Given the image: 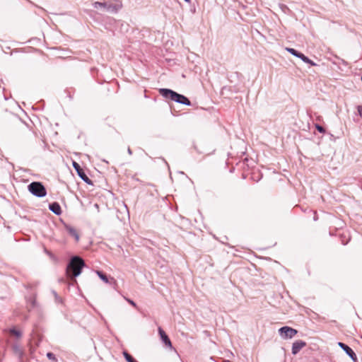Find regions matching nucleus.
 Instances as JSON below:
<instances>
[{"instance_id":"obj_1","label":"nucleus","mask_w":362,"mask_h":362,"mask_svg":"<svg viewBox=\"0 0 362 362\" xmlns=\"http://www.w3.org/2000/svg\"><path fill=\"white\" fill-rule=\"evenodd\" d=\"M84 267L86 263L81 257L75 255L71 257L66 268V274L72 284L77 283L76 277L81 274Z\"/></svg>"},{"instance_id":"obj_2","label":"nucleus","mask_w":362,"mask_h":362,"mask_svg":"<svg viewBox=\"0 0 362 362\" xmlns=\"http://www.w3.org/2000/svg\"><path fill=\"white\" fill-rule=\"evenodd\" d=\"M160 95L165 99H170L172 101L180 104L190 106L192 105L190 100L184 95L180 94L169 88H160L158 90Z\"/></svg>"},{"instance_id":"obj_3","label":"nucleus","mask_w":362,"mask_h":362,"mask_svg":"<svg viewBox=\"0 0 362 362\" xmlns=\"http://www.w3.org/2000/svg\"><path fill=\"white\" fill-rule=\"evenodd\" d=\"M93 7L102 12L116 13L122 7L120 0H111L106 2H95Z\"/></svg>"},{"instance_id":"obj_4","label":"nucleus","mask_w":362,"mask_h":362,"mask_svg":"<svg viewBox=\"0 0 362 362\" xmlns=\"http://www.w3.org/2000/svg\"><path fill=\"white\" fill-rule=\"evenodd\" d=\"M28 190L36 197L42 198L47 195V189L40 182H32L28 185Z\"/></svg>"},{"instance_id":"obj_5","label":"nucleus","mask_w":362,"mask_h":362,"mask_svg":"<svg viewBox=\"0 0 362 362\" xmlns=\"http://www.w3.org/2000/svg\"><path fill=\"white\" fill-rule=\"evenodd\" d=\"M72 165L75 170L76 171L78 177L84 181L86 183L92 185L93 181L87 176L83 169L81 167V165L76 161H73Z\"/></svg>"},{"instance_id":"obj_6","label":"nucleus","mask_w":362,"mask_h":362,"mask_svg":"<svg viewBox=\"0 0 362 362\" xmlns=\"http://www.w3.org/2000/svg\"><path fill=\"white\" fill-rule=\"evenodd\" d=\"M279 332L283 339H291L298 333V331L292 327L284 326L279 329Z\"/></svg>"},{"instance_id":"obj_7","label":"nucleus","mask_w":362,"mask_h":362,"mask_svg":"<svg viewBox=\"0 0 362 362\" xmlns=\"http://www.w3.org/2000/svg\"><path fill=\"white\" fill-rule=\"evenodd\" d=\"M338 345L345 351V353L354 361L357 360V356L353 349L343 342H339Z\"/></svg>"},{"instance_id":"obj_8","label":"nucleus","mask_w":362,"mask_h":362,"mask_svg":"<svg viewBox=\"0 0 362 362\" xmlns=\"http://www.w3.org/2000/svg\"><path fill=\"white\" fill-rule=\"evenodd\" d=\"M158 334L160 335L161 341L163 342V344L170 349H173V345L171 343V341L167 334L165 332V331L161 328L158 327Z\"/></svg>"},{"instance_id":"obj_9","label":"nucleus","mask_w":362,"mask_h":362,"mask_svg":"<svg viewBox=\"0 0 362 362\" xmlns=\"http://www.w3.org/2000/svg\"><path fill=\"white\" fill-rule=\"evenodd\" d=\"M306 346V342L303 340H297L293 343L292 354L296 355L303 347Z\"/></svg>"},{"instance_id":"obj_10","label":"nucleus","mask_w":362,"mask_h":362,"mask_svg":"<svg viewBox=\"0 0 362 362\" xmlns=\"http://www.w3.org/2000/svg\"><path fill=\"white\" fill-rule=\"evenodd\" d=\"M49 209L54 214L59 216L62 214V209L59 204L57 202H54L49 204Z\"/></svg>"},{"instance_id":"obj_11","label":"nucleus","mask_w":362,"mask_h":362,"mask_svg":"<svg viewBox=\"0 0 362 362\" xmlns=\"http://www.w3.org/2000/svg\"><path fill=\"white\" fill-rule=\"evenodd\" d=\"M66 230L71 236L74 238L76 242L79 240V235L74 227L71 226H66Z\"/></svg>"},{"instance_id":"obj_12","label":"nucleus","mask_w":362,"mask_h":362,"mask_svg":"<svg viewBox=\"0 0 362 362\" xmlns=\"http://www.w3.org/2000/svg\"><path fill=\"white\" fill-rule=\"evenodd\" d=\"M13 351L14 352V354L18 356L19 358H22L23 356V350L21 349V348L17 345V344H14L13 346Z\"/></svg>"},{"instance_id":"obj_13","label":"nucleus","mask_w":362,"mask_h":362,"mask_svg":"<svg viewBox=\"0 0 362 362\" xmlns=\"http://www.w3.org/2000/svg\"><path fill=\"white\" fill-rule=\"evenodd\" d=\"M122 354L127 362H137L136 360L127 351H124Z\"/></svg>"},{"instance_id":"obj_14","label":"nucleus","mask_w":362,"mask_h":362,"mask_svg":"<svg viewBox=\"0 0 362 362\" xmlns=\"http://www.w3.org/2000/svg\"><path fill=\"white\" fill-rule=\"evenodd\" d=\"M96 274L98 276V277L105 283L107 284L110 282L107 275L104 274L103 272L97 270Z\"/></svg>"},{"instance_id":"obj_15","label":"nucleus","mask_w":362,"mask_h":362,"mask_svg":"<svg viewBox=\"0 0 362 362\" xmlns=\"http://www.w3.org/2000/svg\"><path fill=\"white\" fill-rule=\"evenodd\" d=\"M286 49L292 55L295 56V57H297L298 56L300 52L297 51L296 49H293V48H289V47H287L286 48Z\"/></svg>"},{"instance_id":"obj_16","label":"nucleus","mask_w":362,"mask_h":362,"mask_svg":"<svg viewBox=\"0 0 362 362\" xmlns=\"http://www.w3.org/2000/svg\"><path fill=\"white\" fill-rule=\"evenodd\" d=\"M11 334L16 336V337H21L22 336V333L21 331L17 330L16 329H11L10 331Z\"/></svg>"},{"instance_id":"obj_17","label":"nucleus","mask_w":362,"mask_h":362,"mask_svg":"<svg viewBox=\"0 0 362 362\" xmlns=\"http://www.w3.org/2000/svg\"><path fill=\"white\" fill-rule=\"evenodd\" d=\"M298 57L300 58L305 63L310 62V59L301 52L299 53Z\"/></svg>"},{"instance_id":"obj_18","label":"nucleus","mask_w":362,"mask_h":362,"mask_svg":"<svg viewBox=\"0 0 362 362\" xmlns=\"http://www.w3.org/2000/svg\"><path fill=\"white\" fill-rule=\"evenodd\" d=\"M47 357L49 360L52 361L53 362H57V359L55 355L53 353H52V352H48L47 354Z\"/></svg>"},{"instance_id":"obj_19","label":"nucleus","mask_w":362,"mask_h":362,"mask_svg":"<svg viewBox=\"0 0 362 362\" xmlns=\"http://www.w3.org/2000/svg\"><path fill=\"white\" fill-rule=\"evenodd\" d=\"M315 128L320 133H325V129L322 126H321L320 124H315Z\"/></svg>"},{"instance_id":"obj_20","label":"nucleus","mask_w":362,"mask_h":362,"mask_svg":"<svg viewBox=\"0 0 362 362\" xmlns=\"http://www.w3.org/2000/svg\"><path fill=\"white\" fill-rule=\"evenodd\" d=\"M357 110L358 115L362 117V105H358Z\"/></svg>"},{"instance_id":"obj_21","label":"nucleus","mask_w":362,"mask_h":362,"mask_svg":"<svg viewBox=\"0 0 362 362\" xmlns=\"http://www.w3.org/2000/svg\"><path fill=\"white\" fill-rule=\"evenodd\" d=\"M53 293L54 294L56 300L59 302H62V300L58 297L57 293L55 291H53Z\"/></svg>"},{"instance_id":"obj_22","label":"nucleus","mask_w":362,"mask_h":362,"mask_svg":"<svg viewBox=\"0 0 362 362\" xmlns=\"http://www.w3.org/2000/svg\"><path fill=\"white\" fill-rule=\"evenodd\" d=\"M45 252H46V253H47V254L50 257H52V258H53V257H54L53 254H52L51 252H49V251H48L47 250H46V249H45Z\"/></svg>"},{"instance_id":"obj_23","label":"nucleus","mask_w":362,"mask_h":362,"mask_svg":"<svg viewBox=\"0 0 362 362\" xmlns=\"http://www.w3.org/2000/svg\"><path fill=\"white\" fill-rule=\"evenodd\" d=\"M128 302H129V304H131V305H133L134 307H136V303H135L132 300L129 299V300H128Z\"/></svg>"},{"instance_id":"obj_24","label":"nucleus","mask_w":362,"mask_h":362,"mask_svg":"<svg viewBox=\"0 0 362 362\" xmlns=\"http://www.w3.org/2000/svg\"><path fill=\"white\" fill-rule=\"evenodd\" d=\"M335 57L339 59V58L337 56H336ZM340 60L341 62V64H343L344 65H347V63L345 60H344L342 59H340Z\"/></svg>"},{"instance_id":"obj_25","label":"nucleus","mask_w":362,"mask_h":362,"mask_svg":"<svg viewBox=\"0 0 362 362\" xmlns=\"http://www.w3.org/2000/svg\"><path fill=\"white\" fill-rule=\"evenodd\" d=\"M307 64H310V66H316L317 64L313 62L312 61L311 59H310V62H306Z\"/></svg>"},{"instance_id":"obj_26","label":"nucleus","mask_w":362,"mask_h":362,"mask_svg":"<svg viewBox=\"0 0 362 362\" xmlns=\"http://www.w3.org/2000/svg\"><path fill=\"white\" fill-rule=\"evenodd\" d=\"M127 153L129 155H132V149L129 147L127 148Z\"/></svg>"},{"instance_id":"obj_27","label":"nucleus","mask_w":362,"mask_h":362,"mask_svg":"<svg viewBox=\"0 0 362 362\" xmlns=\"http://www.w3.org/2000/svg\"><path fill=\"white\" fill-rule=\"evenodd\" d=\"M111 282H110V284L113 283L114 284H115V280L114 279V278H111Z\"/></svg>"},{"instance_id":"obj_28","label":"nucleus","mask_w":362,"mask_h":362,"mask_svg":"<svg viewBox=\"0 0 362 362\" xmlns=\"http://www.w3.org/2000/svg\"><path fill=\"white\" fill-rule=\"evenodd\" d=\"M162 160L165 162V163L169 167L168 163L166 162L165 158H162Z\"/></svg>"},{"instance_id":"obj_29","label":"nucleus","mask_w":362,"mask_h":362,"mask_svg":"<svg viewBox=\"0 0 362 362\" xmlns=\"http://www.w3.org/2000/svg\"><path fill=\"white\" fill-rule=\"evenodd\" d=\"M255 32H256L257 34L261 35V33H259V31L257 29H255Z\"/></svg>"},{"instance_id":"obj_30","label":"nucleus","mask_w":362,"mask_h":362,"mask_svg":"<svg viewBox=\"0 0 362 362\" xmlns=\"http://www.w3.org/2000/svg\"><path fill=\"white\" fill-rule=\"evenodd\" d=\"M223 362H231V361H230L229 360H225V361H223Z\"/></svg>"}]
</instances>
